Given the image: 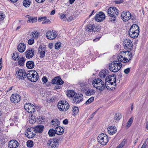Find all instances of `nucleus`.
<instances>
[{
	"mask_svg": "<svg viewBox=\"0 0 148 148\" xmlns=\"http://www.w3.org/2000/svg\"><path fill=\"white\" fill-rule=\"evenodd\" d=\"M105 15L103 12H101L97 14L95 17V18L96 21L98 22H101L104 20Z\"/></svg>",
	"mask_w": 148,
	"mask_h": 148,
	"instance_id": "obj_14",
	"label": "nucleus"
},
{
	"mask_svg": "<svg viewBox=\"0 0 148 148\" xmlns=\"http://www.w3.org/2000/svg\"><path fill=\"white\" fill-rule=\"evenodd\" d=\"M130 36L132 38H137L139 33V28L136 24H133L130 28L128 32Z\"/></svg>",
	"mask_w": 148,
	"mask_h": 148,
	"instance_id": "obj_1",
	"label": "nucleus"
},
{
	"mask_svg": "<svg viewBox=\"0 0 148 148\" xmlns=\"http://www.w3.org/2000/svg\"><path fill=\"white\" fill-rule=\"evenodd\" d=\"M25 58L21 57L20 58V60L18 61V64L20 66H23L25 61Z\"/></svg>",
	"mask_w": 148,
	"mask_h": 148,
	"instance_id": "obj_37",
	"label": "nucleus"
},
{
	"mask_svg": "<svg viewBox=\"0 0 148 148\" xmlns=\"http://www.w3.org/2000/svg\"><path fill=\"white\" fill-rule=\"evenodd\" d=\"M70 105L66 101L59 102L58 104V107L60 111H66L69 108Z\"/></svg>",
	"mask_w": 148,
	"mask_h": 148,
	"instance_id": "obj_8",
	"label": "nucleus"
},
{
	"mask_svg": "<svg viewBox=\"0 0 148 148\" xmlns=\"http://www.w3.org/2000/svg\"><path fill=\"white\" fill-rule=\"evenodd\" d=\"M24 108L26 111L29 113H34L35 111V107L33 104L29 103H25L24 105Z\"/></svg>",
	"mask_w": 148,
	"mask_h": 148,
	"instance_id": "obj_10",
	"label": "nucleus"
},
{
	"mask_svg": "<svg viewBox=\"0 0 148 148\" xmlns=\"http://www.w3.org/2000/svg\"><path fill=\"white\" fill-rule=\"evenodd\" d=\"M30 0H24L23 1V5L25 7H29L31 3Z\"/></svg>",
	"mask_w": 148,
	"mask_h": 148,
	"instance_id": "obj_34",
	"label": "nucleus"
},
{
	"mask_svg": "<svg viewBox=\"0 0 148 148\" xmlns=\"http://www.w3.org/2000/svg\"><path fill=\"white\" fill-rule=\"evenodd\" d=\"M127 53V55H128L129 57V58H130L131 59V58L132 57V55L130 51H123L121 52V54H126Z\"/></svg>",
	"mask_w": 148,
	"mask_h": 148,
	"instance_id": "obj_40",
	"label": "nucleus"
},
{
	"mask_svg": "<svg viewBox=\"0 0 148 148\" xmlns=\"http://www.w3.org/2000/svg\"><path fill=\"white\" fill-rule=\"evenodd\" d=\"M56 134L57 135H61L64 132V130L63 128L61 127H57L56 128Z\"/></svg>",
	"mask_w": 148,
	"mask_h": 148,
	"instance_id": "obj_28",
	"label": "nucleus"
},
{
	"mask_svg": "<svg viewBox=\"0 0 148 148\" xmlns=\"http://www.w3.org/2000/svg\"><path fill=\"white\" fill-rule=\"evenodd\" d=\"M38 50L40 57L41 58H43L45 56V52L46 51L45 46L43 45H41L38 48Z\"/></svg>",
	"mask_w": 148,
	"mask_h": 148,
	"instance_id": "obj_15",
	"label": "nucleus"
},
{
	"mask_svg": "<svg viewBox=\"0 0 148 148\" xmlns=\"http://www.w3.org/2000/svg\"><path fill=\"white\" fill-rule=\"evenodd\" d=\"M44 127L43 125H39L36 126L34 129L36 133H41L43 130Z\"/></svg>",
	"mask_w": 148,
	"mask_h": 148,
	"instance_id": "obj_27",
	"label": "nucleus"
},
{
	"mask_svg": "<svg viewBox=\"0 0 148 148\" xmlns=\"http://www.w3.org/2000/svg\"><path fill=\"white\" fill-rule=\"evenodd\" d=\"M21 96L18 94H13L11 96L10 100L12 102L14 103H17L20 101L21 100Z\"/></svg>",
	"mask_w": 148,
	"mask_h": 148,
	"instance_id": "obj_16",
	"label": "nucleus"
},
{
	"mask_svg": "<svg viewBox=\"0 0 148 148\" xmlns=\"http://www.w3.org/2000/svg\"><path fill=\"white\" fill-rule=\"evenodd\" d=\"M26 66L28 69H32L34 66V64L32 61H27L26 63Z\"/></svg>",
	"mask_w": 148,
	"mask_h": 148,
	"instance_id": "obj_29",
	"label": "nucleus"
},
{
	"mask_svg": "<svg viewBox=\"0 0 148 148\" xmlns=\"http://www.w3.org/2000/svg\"><path fill=\"white\" fill-rule=\"evenodd\" d=\"M96 112H93L90 116V119H92L93 117L94 116L95 114H96Z\"/></svg>",
	"mask_w": 148,
	"mask_h": 148,
	"instance_id": "obj_61",
	"label": "nucleus"
},
{
	"mask_svg": "<svg viewBox=\"0 0 148 148\" xmlns=\"http://www.w3.org/2000/svg\"><path fill=\"white\" fill-rule=\"evenodd\" d=\"M38 119L39 121H40L42 122H43L44 121V117L42 116H39L38 118Z\"/></svg>",
	"mask_w": 148,
	"mask_h": 148,
	"instance_id": "obj_51",
	"label": "nucleus"
},
{
	"mask_svg": "<svg viewBox=\"0 0 148 148\" xmlns=\"http://www.w3.org/2000/svg\"><path fill=\"white\" fill-rule=\"evenodd\" d=\"M13 56H12V58L14 60H16L18 59H19V54L17 52H15L13 53Z\"/></svg>",
	"mask_w": 148,
	"mask_h": 148,
	"instance_id": "obj_39",
	"label": "nucleus"
},
{
	"mask_svg": "<svg viewBox=\"0 0 148 148\" xmlns=\"http://www.w3.org/2000/svg\"><path fill=\"white\" fill-rule=\"evenodd\" d=\"M37 19V17L32 18L30 16H29L28 17L27 22L33 23L36 22Z\"/></svg>",
	"mask_w": 148,
	"mask_h": 148,
	"instance_id": "obj_32",
	"label": "nucleus"
},
{
	"mask_svg": "<svg viewBox=\"0 0 148 148\" xmlns=\"http://www.w3.org/2000/svg\"><path fill=\"white\" fill-rule=\"evenodd\" d=\"M65 21H71V19L70 17H69L67 16H66V18L65 19Z\"/></svg>",
	"mask_w": 148,
	"mask_h": 148,
	"instance_id": "obj_59",
	"label": "nucleus"
},
{
	"mask_svg": "<svg viewBox=\"0 0 148 148\" xmlns=\"http://www.w3.org/2000/svg\"><path fill=\"white\" fill-rule=\"evenodd\" d=\"M86 29L87 31L90 32H95L97 31L96 28H95V26L91 24H88L87 25Z\"/></svg>",
	"mask_w": 148,
	"mask_h": 148,
	"instance_id": "obj_22",
	"label": "nucleus"
},
{
	"mask_svg": "<svg viewBox=\"0 0 148 148\" xmlns=\"http://www.w3.org/2000/svg\"><path fill=\"white\" fill-rule=\"evenodd\" d=\"M118 57L117 58V59L119 60V59H120V60H121V59H123V56H122V55H120V56H118Z\"/></svg>",
	"mask_w": 148,
	"mask_h": 148,
	"instance_id": "obj_62",
	"label": "nucleus"
},
{
	"mask_svg": "<svg viewBox=\"0 0 148 148\" xmlns=\"http://www.w3.org/2000/svg\"><path fill=\"white\" fill-rule=\"evenodd\" d=\"M38 3H41L44 1H45V0H35Z\"/></svg>",
	"mask_w": 148,
	"mask_h": 148,
	"instance_id": "obj_60",
	"label": "nucleus"
},
{
	"mask_svg": "<svg viewBox=\"0 0 148 148\" xmlns=\"http://www.w3.org/2000/svg\"><path fill=\"white\" fill-rule=\"evenodd\" d=\"M36 134V132L34 128H28L26 131L25 135L29 138H32L35 136Z\"/></svg>",
	"mask_w": 148,
	"mask_h": 148,
	"instance_id": "obj_12",
	"label": "nucleus"
},
{
	"mask_svg": "<svg viewBox=\"0 0 148 148\" xmlns=\"http://www.w3.org/2000/svg\"><path fill=\"white\" fill-rule=\"evenodd\" d=\"M114 84V86L116 85V77L115 75H112L106 77L105 80L106 86L108 89H109V86L108 85L110 84L111 85Z\"/></svg>",
	"mask_w": 148,
	"mask_h": 148,
	"instance_id": "obj_4",
	"label": "nucleus"
},
{
	"mask_svg": "<svg viewBox=\"0 0 148 148\" xmlns=\"http://www.w3.org/2000/svg\"><path fill=\"white\" fill-rule=\"evenodd\" d=\"M19 144L16 140H13L10 141L8 144L9 148H16L18 146Z\"/></svg>",
	"mask_w": 148,
	"mask_h": 148,
	"instance_id": "obj_21",
	"label": "nucleus"
},
{
	"mask_svg": "<svg viewBox=\"0 0 148 148\" xmlns=\"http://www.w3.org/2000/svg\"><path fill=\"white\" fill-rule=\"evenodd\" d=\"M95 92V90L92 89H89L86 92L85 94L87 96H91L94 95Z\"/></svg>",
	"mask_w": 148,
	"mask_h": 148,
	"instance_id": "obj_31",
	"label": "nucleus"
},
{
	"mask_svg": "<svg viewBox=\"0 0 148 148\" xmlns=\"http://www.w3.org/2000/svg\"><path fill=\"white\" fill-rule=\"evenodd\" d=\"M34 42V40L33 38H31L28 41V44L32 45Z\"/></svg>",
	"mask_w": 148,
	"mask_h": 148,
	"instance_id": "obj_48",
	"label": "nucleus"
},
{
	"mask_svg": "<svg viewBox=\"0 0 148 148\" xmlns=\"http://www.w3.org/2000/svg\"><path fill=\"white\" fill-rule=\"evenodd\" d=\"M34 50L33 49L29 48L27 49L25 53V57L27 58H32L34 56Z\"/></svg>",
	"mask_w": 148,
	"mask_h": 148,
	"instance_id": "obj_19",
	"label": "nucleus"
},
{
	"mask_svg": "<svg viewBox=\"0 0 148 148\" xmlns=\"http://www.w3.org/2000/svg\"><path fill=\"white\" fill-rule=\"evenodd\" d=\"M122 66V64L121 63H117V61H114L109 64V69L111 71L116 72L121 69Z\"/></svg>",
	"mask_w": 148,
	"mask_h": 148,
	"instance_id": "obj_6",
	"label": "nucleus"
},
{
	"mask_svg": "<svg viewBox=\"0 0 148 148\" xmlns=\"http://www.w3.org/2000/svg\"><path fill=\"white\" fill-rule=\"evenodd\" d=\"M25 45L24 43H20L17 47V49L21 53H23L25 50Z\"/></svg>",
	"mask_w": 148,
	"mask_h": 148,
	"instance_id": "obj_26",
	"label": "nucleus"
},
{
	"mask_svg": "<svg viewBox=\"0 0 148 148\" xmlns=\"http://www.w3.org/2000/svg\"><path fill=\"white\" fill-rule=\"evenodd\" d=\"M68 120L67 119H65L63 121V123L65 125H66L68 123Z\"/></svg>",
	"mask_w": 148,
	"mask_h": 148,
	"instance_id": "obj_57",
	"label": "nucleus"
},
{
	"mask_svg": "<svg viewBox=\"0 0 148 148\" xmlns=\"http://www.w3.org/2000/svg\"><path fill=\"white\" fill-rule=\"evenodd\" d=\"M131 60L130 58H127L126 57H123V59H121V60H120L123 62L125 63L129 62L130 60Z\"/></svg>",
	"mask_w": 148,
	"mask_h": 148,
	"instance_id": "obj_44",
	"label": "nucleus"
},
{
	"mask_svg": "<svg viewBox=\"0 0 148 148\" xmlns=\"http://www.w3.org/2000/svg\"><path fill=\"white\" fill-rule=\"evenodd\" d=\"M75 92L74 90H69L67 91L66 95L68 97H73L75 95Z\"/></svg>",
	"mask_w": 148,
	"mask_h": 148,
	"instance_id": "obj_30",
	"label": "nucleus"
},
{
	"mask_svg": "<svg viewBox=\"0 0 148 148\" xmlns=\"http://www.w3.org/2000/svg\"><path fill=\"white\" fill-rule=\"evenodd\" d=\"M53 44L52 43H50L48 45V47L50 49L52 48L53 47Z\"/></svg>",
	"mask_w": 148,
	"mask_h": 148,
	"instance_id": "obj_54",
	"label": "nucleus"
},
{
	"mask_svg": "<svg viewBox=\"0 0 148 148\" xmlns=\"http://www.w3.org/2000/svg\"><path fill=\"white\" fill-rule=\"evenodd\" d=\"M51 123H52V124L53 125H57L58 126L60 124V121L57 119H54L52 120L51 121Z\"/></svg>",
	"mask_w": 148,
	"mask_h": 148,
	"instance_id": "obj_38",
	"label": "nucleus"
},
{
	"mask_svg": "<svg viewBox=\"0 0 148 148\" xmlns=\"http://www.w3.org/2000/svg\"><path fill=\"white\" fill-rule=\"evenodd\" d=\"M42 82H44V83H46L47 82L48 79L46 77L44 76L42 78Z\"/></svg>",
	"mask_w": 148,
	"mask_h": 148,
	"instance_id": "obj_50",
	"label": "nucleus"
},
{
	"mask_svg": "<svg viewBox=\"0 0 148 148\" xmlns=\"http://www.w3.org/2000/svg\"><path fill=\"white\" fill-rule=\"evenodd\" d=\"M124 46L125 47V49L131 51L133 49V44L131 41L129 39H126L123 42Z\"/></svg>",
	"mask_w": 148,
	"mask_h": 148,
	"instance_id": "obj_11",
	"label": "nucleus"
},
{
	"mask_svg": "<svg viewBox=\"0 0 148 148\" xmlns=\"http://www.w3.org/2000/svg\"><path fill=\"white\" fill-rule=\"evenodd\" d=\"M47 145L49 148H57L59 146L58 141L56 138L48 140Z\"/></svg>",
	"mask_w": 148,
	"mask_h": 148,
	"instance_id": "obj_9",
	"label": "nucleus"
},
{
	"mask_svg": "<svg viewBox=\"0 0 148 148\" xmlns=\"http://www.w3.org/2000/svg\"><path fill=\"white\" fill-rule=\"evenodd\" d=\"M132 122L133 118L132 117H131L130 118V119L127 122L126 127H127V128L129 127L132 124Z\"/></svg>",
	"mask_w": 148,
	"mask_h": 148,
	"instance_id": "obj_42",
	"label": "nucleus"
},
{
	"mask_svg": "<svg viewBox=\"0 0 148 148\" xmlns=\"http://www.w3.org/2000/svg\"><path fill=\"white\" fill-rule=\"evenodd\" d=\"M108 133L110 135H113L115 133L117 130L115 126H110L107 128Z\"/></svg>",
	"mask_w": 148,
	"mask_h": 148,
	"instance_id": "obj_23",
	"label": "nucleus"
},
{
	"mask_svg": "<svg viewBox=\"0 0 148 148\" xmlns=\"http://www.w3.org/2000/svg\"><path fill=\"white\" fill-rule=\"evenodd\" d=\"M109 75V71L108 70L105 69L100 71L99 73L100 77L101 78H104Z\"/></svg>",
	"mask_w": 148,
	"mask_h": 148,
	"instance_id": "obj_24",
	"label": "nucleus"
},
{
	"mask_svg": "<svg viewBox=\"0 0 148 148\" xmlns=\"http://www.w3.org/2000/svg\"><path fill=\"white\" fill-rule=\"evenodd\" d=\"M35 121L33 119H31L29 120V123L32 124H33L35 122Z\"/></svg>",
	"mask_w": 148,
	"mask_h": 148,
	"instance_id": "obj_58",
	"label": "nucleus"
},
{
	"mask_svg": "<svg viewBox=\"0 0 148 148\" xmlns=\"http://www.w3.org/2000/svg\"><path fill=\"white\" fill-rule=\"evenodd\" d=\"M125 141H123L121 144H120L116 148H122L124 146L125 144Z\"/></svg>",
	"mask_w": 148,
	"mask_h": 148,
	"instance_id": "obj_47",
	"label": "nucleus"
},
{
	"mask_svg": "<svg viewBox=\"0 0 148 148\" xmlns=\"http://www.w3.org/2000/svg\"><path fill=\"white\" fill-rule=\"evenodd\" d=\"M75 97L73 98V100L76 103H79L83 99V95L82 94H80L76 96L75 95Z\"/></svg>",
	"mask_w": 148,
	"mask_h": 148,
	"instance_id": "obj_25",
	"label": "nucleus"
},
{
	"mask_svg": "<svg viewBox=\"0 0 148 148\" xmlns=\"http://www.w3.org/2000/svg\"><path fill=\"white\" fill-rule=\"evenodd\" d=\"M42 17H40L38 18V21L40 22L42 21Z\"/></svg>",
	"mask_w": 148,
	"mask_h": 148,
	"instance_id": "obj_64",
	"label": "nucleus"
},
{
	"mask_svg": "<svg viewBox=\"0 0 148 148\" xmlns=\"http://www.w3.org/2000/svg\"><path fill=\"white\" fill-rule=\"evenodd\" d=\"M16 74H17V77L21 80H24L27 77V73H26L25 71L23 69H19L16 72Z\"/></svg>",
	"mask_w": 148,
	"mask_h": 148,
	"instance_id": "obj_17",
	"label": "nucleus"
},
{
	"mask_svg": "<svg viewBox=\"0 0 148 148\" xmlns=\"http://www.w3.org/2000/svg\"><path fill=\"white\" fill-rule=\"evenodd\" d=\"M131 14L129 11L123 12L121 15L122 19L124 21H127L131 17Z\"/></svg>",
	"mask_w": 148,
	"mask_h": 148,
	"instance_id": "obj_13",
	"label": "nucleus"
},
{
	"mask_svg": "<svg viewBox=\"0 0 148 148\" xmlns=\"http://www.w3.org/2000/svg\"><path fill=\"white\" fill-rule=\"evenodd\" d=\"M130 71V69L129 68H127L125 69L124 71V73L126 74H127Z\"/></svg>",
	"mask_w": 148,
	"mask_h": 148,
	"instance_id": "obj_52",
	"label": "nucleus"
},
{
	"mask_svg": "<svg viewBox=\"0 0 148 148\" xmlns=\"http://www.w3.org/2000/svg\"><path fill=\"white\" fill-rule=\"evenodd\" d=\"M51 82L53 84L61 85L64 83V81H62L60 77H56L52 80Z\"/></svg>",
	"mask_w": 148,
	"mask_h": 148,
	"instance_id": "obj_20",
	"label": "nucleus"
},
{
	"mask_svg": "<svg viewBox=\"0 0 148 148\" xmlns=\"http://www.w3.org/2000/svg\"><path fill=\"white\" fill-rule=\"evenodd\" d=\"M28 147H32L33 146V142L31 140H28L27 143Z\"/></svg>",
	"mask_w": 148,
	"mask_h": 148,
	"instance_id": "obj_43",
	"label": "nucleus"
},
{
	"mask_svg": "<svg viewBox=\"0 0 148 148\" xmlns=\"http://www.w3.org/2000/svg\"><path fill=\"white\" fill-rule=\"evenodd\" d=\"M94 98L92 97L89 99L85 103L86 105H88L94 101Z\"/></svg>",
	"mask_w": 148,
	"mask_h": 148,
	"instance_id": "obj_41",
	"label": "nucleus"
},
{
	"mask_svg": "<svg viewBox=\"0 0 148 148\" xmlns=\"http://www.w3.org/2000/svg\"><path fill=\"white\" fill-rule=\"evenodd\" d=\"M4 16L3 15V14H1L0 15V20L1 21H3L4 18Z\"/></svg>",
	"mask_w": 148,
	"mask_h": 148,
	"instance_id": "obj_55",
	"label": "nucleus"
},
{
	"mask_svg": "<svg viewBox=\"0 0 148 148\" xmlns=\"http://www.w3.org/2000/svg\"><path fill=\"white\" fill-rule=\"evenodd\" d=\"M50 23V21L49 19H47L45 21H43L42 24H44L45 23Z\"/></svg>",
	"mask_w": 148,
	"mask_h": 148,
	"instance_id": "obj_56",
	"label": "nucleus"
},
{
	"mask_svg": "<svg viewBox=\"0 0 148 148\" xmlns=\"http://www.w3.org/2000/svg\"><path fill=\"white\" fill-rule=\"evenodd\" d=\"M57 34V33L54 31H52L51 32L49 31L46 33V36L48 39L53 40L56 38Z\"/></svg>",
	"mask_w": 148,
	"mask_h": 148,
	"instance_id": "obj_18",
	"label": "nucleus"
},
{
	"mask_svg": "<svg viewBox=\"0 0 148 148\" xmlns=\"http://www.w3.org/2000/svg\"><path fill=\"white\" fill-rule=\"evenodd\" d=\"M118 77L117 81H118L119 82L120 80H121V78L122 77V75L121 73L119 74L118 75Z\"/></svg>",
	"mask_w": 148,
	"mask_h": 148,
	"instance_id": "obj_53",
	"label": "nucleus"
},
{
	"mask_svg": "<svg viewBox=\"0 0 148 148\" xmlns=\"http://www.w3.org/2000/svg\"><path fill=\"white\" fill-rule=\"evenodd\" d=\"M66 16H67V15L66 14H62L60 16V18L61 19H63L64 21L66 18Z\"/></svg>",
	"mask_w": 148,
	"mask_h": 148,
	"instance_id": "obj_49",
	"label": "nucleus"
},
{
	"mask_svg": "<svg viewBox=\"0 0 148 148\" xmlns=\"http://www.w3.org/2000/svg\"><path fill=\"white\" fill-rule=\"evenodd\" d=\"M73 113L75 115L77 114L79 112V109L77 107H74L73 109Z\"/></svg>",
	"mask_w": 148,
	"mask_h": 148,
	"instance_id": "obj_45",
	"label": "nucleus"
},
{
	"mask_svg": "<svg viewBox=\"0 0 148 148\" xmlns=\"http://www.w3.org/2000/svg\"><path fill=\"white\" fill-rule=\"evenodd\" d=\"M26 76L28 79L32 82H36L38 79V74L34 70H30L28 71L27 72Z\"/></svg>",
	"mask_w": 148,
	"mask_h": 148,
	"instance_id": "obj_3",
	"label": "nucleus"
},
{
	"mask_svg": "<svg viewBox=\"0 0 148 148\" xmlns=\"http://www.w3.org/2000/svg\"><path fill=\"white\" fill-rule=\"evenodd\" d=\"M30 36L33 38H36L39 36V34L38 32H33L31 34Z\"/></svg>",
	"mask_w": 148,
	"mask_h": 148,
	"instance_id": "obj_36",
	"label": "nucleus"
},
{
	"mask_svg": "<svg viewBox=\"0 0 148 148\" xmlns=\"http://www.w3.org/2000/svg\"><path fill=\"white\" fill-rule=\"evenodd\" d=\"M107 12L111 17L110 21L114 22L119 13L118 10L115 7H111L108 9Z\"/></svg>",
	"mask_w": 148,
	"mask_h": 148,
	"instance_id": "obj_5",
	"label": "nucleus"
},
{
	"mask_svg": "<svg viewBox=\"0 0 148 148\" xmlns=\"http://www.w3.org/2000/svg\"><path fill=\"white\" fill-rule=\"evenodd\" d=\"M97 141L100 144L105 146L108 142V137L104 133L100 134L97 137Z\"/></svg>",
	"mask_w": 148,
	"mask_h": 148,
	"instance_id": "obj_7",
	"label": "nucleus"
},
{
	"mask_svg": "<svg viewBox=\"0 0 148 148\" xmlns=\"http://www.w3.org/2000/svg\"><path fill=\"white\" fill-rule=\"evenodd\" d=\"M93 86L96 89L102 91L105 88L104 82L100 78L95 79L92 82Z\"/></svg>",
	"mask_w": 148,
	"mask_h": 148,
	"instance_id": "obj_2",
	"label": "nucleus"
},
{
	"mask_svg": "<svg viewBox=\"0 0 148 148\" xmlns=\"http://www.w3.org/2000/svg\"><path fill=\"white\" fill-rule=\"evenodd\" d=\"M61 46V43L60 42H57L55 44V47L56 49H59Z\"/></svg>",
	"mask_w": 148,
	"mask_h": 148,
	"instance_id": "obj_46",
	"label": "nucleus"
},
{
	"mask_svg": "<svg viewBox=\"0 0 148 148\" xmlns=\"http://www.w3.org/2000/svg\"><path fill=\"white\" fill-rule=\"evenodd\" d=\"M55 13V10H53L50 13L51 15H53Z\"/></svg>",
	"mask_w": 148,
	"mask_h": 148,
	"instance_id": "obj_63",
	"label": "nucleus"
},
{
	"mask_svg": "<svg viewBox=\"0 0 148 148\" xmlns=\"http://www.w3.org/2000/svg\"><path fill=\"white\" fill-rule=\"evenodd\" d=\"M48 134L50 136H55L56 134V130L53 129H51L49 130L48 132Z\"/></svg>",
	"mask_w": 148,
	"mask_h": 148,
	"instance_id": "obj_33",
	"label": "nucleus"
},
{
	"mask_svg": "<svg viewBox=\"0 0 148 148\" xmlns=\"http://www.w3.org/2000/svg\"><path fill=\"white\" fill-rule=\"evenodd\" d=\"M122 115L121 113H117L115 114L114 118V120H119L121 119Z\"/></svg>",
	"mask_w": 148,
	"mask_h": 148,
	"instance_id": "obj_35",
	"label": "nucleus"
}]
</instances>
